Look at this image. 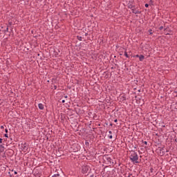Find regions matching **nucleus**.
I'll return each instance as SVG.
<instances>
[{"mask_svg": "<svg viewBox=\"0 0 177 177\" xmlns=\"http://www.w3.org/2000/svg\"><path fill=\"white\" fill-rule=\"evenodd\" d=\"M38 107L40 110H44V104L40 103L38 104Z\"/></svg>", "mask_w": 177, "mask_h": 177, "instance_id": "nucleus-4", "label": "nucleus"}, {"mask_svg": "<svg viewBox=\"0 0 177 177\" xmlns=\"http://www.w3.org/2000/svg\"><path fill=\"white\" fill-rule=\"evenodd\" d=\"M5 132H6V133H8V129H5Z\"/></svg>", "mask_w": 177, "mask_h": 177, "instance_id": "nucleus-15", "label": "nucleus"}, {"mask_svg": "<svg viewBox=\"0 0 177 177\" xmlns=\"http://www.w3.org/2000/svg\"><path fill=\"white\" fill-rule=\"evenodd\" d=\"M124 56L126 57H129V55H128V53H127V52H124Z\"/></svg>", "mask_w": 177, "mask_h": 177, "instance_id": "nucleus-6", "label": "nucleus"}, {"mask_svg": "<svg viewBox=\"0 0 177 177\" xmlns=\"http://www.w3.org/2000/svg\"><path fill=\"white\" fill-rule=\"evenodd\" d=\"M149 32L151 35L153 34V30L151 29H149Z\"/></svg>", "mask_w": 177, "mask_h": 177, "instance_id": "nucleus-7", "label": "nucleus"}, {"mask_svg": "<svg viewBox=\"0 0 177 177\" xmlns=\"http://www.w3.org/2000/svg\"><path fill=\"white\" fill-rule=\"evenodd\" d=\"M130 160H131L132 162H135L136 164H138L139 162L138 160H139V156H138V153L133 152L130 156Z\"/></svg>", "mask_w": 177, "mask_h": 177, "instance_id": "nucleus-1", "label": "nucleus"}, {"mask_svg": "<svg viewBox=\"0 0 177 177\" xmlns=\"http://www.w3.org/2000/svg\"><path fill=\"white\" fill-rule=\"evenodd\" d=\"M114 122H117V120H114Z\"/></svg>", "mask_w": 177, "mask_h": 177, "instance_id": "nucleus-22", "label": "nucleus"}, {"mask_svg": "<svg viewBox=\"0 0 177 177\" xmlns=\"http://www.w3.org/2000/svg\"><path fill=\"white\" fill-rule=\"evenodd\" d=\"M62 103H66V100H63Z\"/></svg>", "mask_w": 177, "mask_h": 177, "instance_id": "nucleus-17", "label": "nucleus"}, {"mask_svg": "<svg viewBox=\"0 0 177 177\" xmlns=\"http://www.w3.org/2000/svg\"><path fill=\"white\" fill-rule=\"evenodd\" d=\"M162 28H164V27L160 26V27L159 28V30H162Z\"/></svg>", "mask_w": 177, "mask_h": 177, "instance_id": "nucleus-12", "label": "nucleus"}, {"mask_svg": "<svg viewBox=\"0 0 177 177\" xmlns=\"http://www.w3.org/2000/svg\"><path fill=\"white\" fill-rule=\"evenodd\" d=\"M149 6V4H145V8H147Z\"/></svg>", "mask_w": 177, "mask_h": 177, "instance_id": "nucleus-16", "label": "nucleus"}, {"mask_svg": "<svg viewBox=\"0 0 177 177\" xmlns=\"http://www.w3.org/2000/svg\"><path fill=\"white\" fill-rule=\"evenodd\" d=\"M52 177H59V174H55V175L53 176Z\"/></svg>", "mask_w": 177, "mask_h": 177, "instance_id": "nucleus-8", "label": "nucleus"}, {"mask_svg": "<svg viewBox=\"0 0 177 177\" xmlns=\"http://www.w3.org/2000/svg\"><path fill=\"white\" fill-rule=\"evenodd\" d=\"M145 145H147V142L145 141Z\"/></svg>", "mask_w": 177, "mask_h": 177, "instance_id": "nucleus-21", "label": "nucleus"}, {"mask_svg": "<svg viewBox=\"0 0 177 177\" xmlns=\"http://www.w3.org/2000/svg\"><path fill=\"white\" fill-rule=\"evenodd\" d=\"M5 138H9V136L8 135V133L5 134Z\"/></svg>", "mask_w": 177, "mask_h": 177, "instance_id": "nucleus-9", "label": "nucleus"}, {"mask_svg": "<svg viewBox=\"0 0 177 177\" xmlns=\"http://www.w3.org/2000/svg\"><path fill=\"white\" fill-rule=\"evenodd\" d=\"M109 133H112L111 131H109Z\"/></svg>", "mask_w": 177, "mask_h": 177, "instance_id": "nucleus-23", "label": "nucleus"}, {"mask_svg": "<svg viewBox=\"0 0 177 177\" xmlns=\"http://www.w3.org/2000/svg\"><path fill=\"white\" fill-rule=\"evenodd\" d=\"M133 13L136 14V13H138V11H136V10H133Z\"/></svg>", "mask_w": 177, "mask_h": 177, "instance_id": "nucleus-10", "label": "nucleus"}, {"mask_svg": "<svg viewBox=\"0 0 177 177\" xmlns=\"http://www.w3.org/2000/svg\"><path fill=\"white\" fill-rule=\"evenodd\" d=\"M0 149H1L2 150H3V146L0 145Z\"/></svg>", "mask_w": 177, "mask_h": 177, "instance_id": "nucleus-11", "label": "nucleus"}, {"mask_svg": "<svg viewBox=\"0 0 177 177\" xmlns=\"http://www.w3.org/2000/svg\"><path fill=\"white\" fill-rule=\"evenodd\" d=\"M1 129H3V126H1Z\"/></svg>", "mask_w": 177, "mask_h": 177, "instance_id": "nucleus-20", "label": "nucleus"}, {"mask_svg": "<svg viewBox=\"0 0 177 177\" xmlns=\"http://www.w3.org/2000/svg\"><path fill=\"white\" fill-rule=\"evenodd\" d=\"M82 174H86L88 172V166H83L82 167Z\"/></svg>", "mask_w": 177, "mask_h": 177, "instance_id": "nucleus-2", "label": "nucleus"}, {"mask_svg": "<svg viewBox=\"0 0 177 177\" xmlns=\"http://www.w3.org/2000/svg\"><path fill=\"white\" fill-rule=\"evenodd\" d=\"M140 57V55H136V57Z\"/></svg>", "mask_w": 177, "mask_h": 177, "instance_id": "nucleus-14", "label": "nucleus"}, {"mask_svg": "<svg viewBox=\"0 0 177 177\" xmlns=\"http://www.w3.org/2000/svg\"><path fill=\"white\" fill-rule=\"evenodd\" d=\"M22 148H23L24 151H27L28 147H27V145L24 144L22 145Z\"/></svg>", "mask_w": 177, "mask_h": 177, "instance_id": "nucleus-3", "label": "nucleus"}, {"mask_svg": "<svg viewBox=\"0 0 177 177\" xmlns=\"http://www.w3.org/2000/svg\"><path fill=\"white\" fill-rule=\"evenodd\" d=\"M15 175H17V171L14 172Z\"/></svg>", "mask_w": 177, "mask_h": 177, "instance_id": "nucleus-18", "label": "nucleus"}, {"mask_svg": "<svg viewBox=\"0 0 177 177\" xmlns=\"http://www.w3.org/2000/svg\"><path fill=\"white\" fill-rule=\"evenodd\" d=\"M0 143H2V138H0Z\"/></svg>", "mask_w": 177, "mask_h": 177, "instance_id": "nucleus-19", "label": "nucleus"}, {"mask_svg": "<svg viewBox=\"0 0 177 177\" xmlns=\"http://www.w3.org/2000/svg\"><path fill=\"white\" fill-rule=\"evenodd\" d=\"M139 59H140V62H143V60H145V56L141 55H140Z\"/></svg>", "mask_w": 177, "mask_h": 177, "instance_id": "nucleus-5", "label": "nucleus"}, {"mask_svg": "<svg viewBox=\"0 0 177 177\" xmlns=\"http://www.w3.org/2000/svg\"><path fill=\"white\" fill-rule=\"evenodd\" d=\"M109 139H113V136H109Z\"/></svg>", "mask_w": 177, "mask_h": 177, "instance_id": "nucleus-13", "label": "nucleus"}]
</instances>
